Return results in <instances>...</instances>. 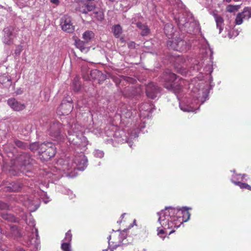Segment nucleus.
<instances>
[{
  "mask_svg": "<svg viewBox=\"0 0 251 251\" xmlns=\"http://www.w3.org/2000/svg\"><path fill=\"white\" fill-rule=\"evenodd\" d=\"M67 101V102H62L59 106V109L61 110L62 115H68L73 109V106L70 102L71 100H68Z\"/></svg>",
  "mask_w": 251,
  "mask_h": 251,
  "instance_id": "393cba45",
  "label": "nucleus"
},
{
  "mask_svg": "<svg viewBox=\"0 0 251 251\" xmlns=\"http://www.w3.org/2000/svg\"><path fill=\"white\" fill-rule=\"evenodd\" d=\"M50 1L55 4H58L59 2V0H50Z\"/></svg>",
  "mask_w": 251,
  "mask_h": 251,
  "instance_id": "3c124183",
  "label": "nucleus"
},
{
  "mask_svg": "<svg viewBox=\"0 0 251 251\" xmlns=\"http://www.w3.org/2000/svg\"><path fill=\"white\" fill-rule=\"evenodd\" d=\"M232 35H231V33L230 32L229 33V37L230 38H232L233 36H234V37H236L237 36L238 34H239V32L238 31H235L234 30H233L232 31Z\"/></svg>",
  "mask_w": 251,
  "mask_h": 251,
  "instance_id": "49530a36",
  "label": "nucleus"
},
{
  "mask_svg": "<svg viewBox=\"0 0 251 251\" xmlns=\"http://www.w3.org/2000/svg\"><path fill=\"white\" fill-rule=\"evenodd\" d=\"M110 0V1L113 2V1H114L115 0Z\"/></svg>",
  "mask_w": 251,
  "mask_h": 251,
  "instance_id": "338daca9",
  "label": "nucleus"
},
{
  "mask_svg": "<svg viewBox=\"0 0 251 251\" xmlns=\"http://www.w3.org/2000/svg\"><path fill=\"white\" fill-rule=\"evenodd\" d=\"M95 8V4L93 2H86L79 8V11L83 14H87L89 12L93 11Z\"/></svg>",
  "mask_w": 251,
  "mask_h": 251,
  "instance_id": "a878e982",
  "label": "nucleus"
},
{
  "mask_svg": "<svg viewBox=\"0 0 251 251\" xmlns=\"http://www.w3.org/2000/svg\"><path fill=\"white\" fill-rule=\"evenodd\" d=\"M126 213H123L122 214V215L121 216V218H124L125 215H126Z\"/></svg>",
  "mask_w": 251,
  "mask_h": 251,
  "instance_id": "4d7b16f0",
  "label": "nucleus"
},
{
  "mask_svg": "<svg viewBox=\"0 0 251 251\" xmlns=\"http://www.w3.org/2000/svg\"><path fill=\"white\" fill-rule=\"evenodd\" d=\"M162 79L164 87L174 93L179 100V95L183 92V87L185 84V80L177 76L170 70L166 71L163 75Z\"/></svg>",
  "mask_w": 251,
  "mask_h": 251,
  "instance_id": "6e6552de",
  "label": "nucleus"
},
{
  "mask_svg": "<svg viewBox=\"0 0 251 251\" xmlns=\"http://www.w3.org/2000/svg\"><path fill=\"white\" fill-rule=\"evenodd\" d=\"M4 35L2 42L4 44L10 45L13 44V39L15 37L13 26H8L3 29Z\"/></svg>",
  "mask_w": 251,
  "mask_h": 251,
  "instance_id": "6ab92c4d",
  "label": "nucleus"
},
{
  "mask_svg": "<svg viewBox=\"0 0 251 251\" xmlns=\"http://www.w3.org/2000/svg\"><path fill=\"white\" fill-rule=\"evenodd\" d=\"M19 164L16 167L18 171L24 173L29 171L31 168V159L28 154L23 153L17 159Z\"/></svg>",
  "mask_w": 251,
  "mask_h": 251,
  "instance_id": "2eb2a0df",
  "label": "nucleus"
},
{
  "mask_svg": "<svg viewBox=\"0 0 251 251\" xmlns=\"http://www.w3.org/2000/svg\"><path fill=\"white\" fill-rule=\"evenodd\" d=\"M26 223L29 226L31 227V233L28 237L30 243L33 245L35 248L38 250L40 248V241L38 235V232L37 228L35 227V221L33 219H30L29 221H26Z\"/></svg>",
  "mask_w": 251,
  "mask_h": 251,
  "instance_id": "dca6fc26",
  "label": "nucleus"
},
{
  "mask_svg": "<svg viewBox=\"0 0 251 251\" xmlns=\"http://www.w3.org/2000/svg\"><path fill=\"white\" fill-rule=\"evenodd\" d=\"M130 115H133V113L129 111L126 106L125 105H121L119 106L116 113V117H119L121 122L125 124L127 127L126 130L127 134L123 136L124 132L123 131L116 130L106 131V134L109 139L105 140L107 144H111L113 146H116V144L123 143L124 142L127 143L130 148L132 147L133 140L138 136V134L141 131L136 127V124L139 121L137 120V117L133 120L130 119ZM135 117H133L134 118Z\"/></svg>",
  "mask_w": 251,
  "mask_h": 251,
  "instance_id": "f257e3e1",
  "label": "nucleus"
},
{
  "mask_svg": "<svg viewBox=\"0 0 251 251\" xmlns=\"http://www.w3.org/2000/svg\"><path fill=\"white\" fill-rule=\"evenodd\" d=\"M42 199L45 203H47L49 201H50V200H49V198L48 197L42 198Z\"/></svg>",
  "mask_w": 251,
  "mask_h": 251,
  "instance_id": "09e8293b",
  "label": "nucleus"
},
{
  "mask_svg": "<svg viewBox=\"0 0 251 251\" xmlns=\"http://www.w3.org/2000/svg\"><path fill=\"white\" fill-rule=\"evenodd\" d=\"M231 172L234 173L230 178V180L232 182L233 178H234L237 181H247L249 179V177L246 174H236L235 173V170L231 171Z\"/></svg>",
  "mask_w": 251,
  "mask_h": 251,
  "instance_id": "cd10ccee",
  "label": "nucleus"
},
{
  "mask_svg": "<svg viewBox=\"0 0 251 251\" xmlns=\"http://www.w3.org/2000/svg\"><path fill=\"white\" fill-rule=\"evenodd\" d=\"M7 104L14 111H21L25 107L24 104L18 101L14 98L8 100Z\"/></svg>",
  "mask_w": 251,
  "mask_h": 251,
  "instance_id": "5701e85b",
  "label": "nucleus"
},
{
  "mask_svg": "<svg viewBox=\"0 0 251 251\" xmlns=\"http://www.w3.org/2000/svg\"><path fill=\"white\" fill-rule=\"evenodd\" d=\"M7 147V146L4 148V149L6 150V148Z\"/></svg>",
  "mask_w": 251,
  "mask_h": 251,
  "instance_id": "774afa93",
  "label": "nucleus"
},
{
  "mask_svg": "<svg viewBox=\"0 0 251 251\" xmlns=\"http://www.w3.org/2000/svg\"><path fill=\"white\" fill-rule=\"evenodd\" d=\"M94 36V33L92 31L87 30L83 34L82 37L86 42H89Z\"/></svg>",
  "mask_w": 251,
  "mask_h": 251,
  "instance_id": "72a5a7b5",
  "label": "nucleus"
},
{
  "mask_svg": "<svg viewBox=\"0 0 251 251\" xmlns=\"http://www.w3.org/2000/svg\"><path fill=\"white\" fill-rule=\"evenodd\" d=\"M136 220H134V221H133V224L135 225H136Z\"/></svg>",
  "mask_w": 251,
  "mask_h": 251,
  "instance_id": "13d9d810",
  "label": "nucleus"
},
{
  "mask_svg": "<svg viewBox=\"0 0 251 251\" xmlns=\"http://www.w3.org/2000/svg\"><path fill=\"white\" fill-rule=\"evenodd\" d=\"M251 17V8L245 7L243 11L239 13L236 17L235 23L240 25L243 23L244 20H248Z\"/></svg>",
  "mask_w": 251,
  "mask_h": 251,
  "instance_id": "aec40b11",
  "label": "nucleus"
},
{
  "mask_svg": "<svg viewBox=\"0 0 251 251\" xmlns=\"http://www.w3.org/2000/svg\"><path fill=\"white\" fill-rule=\"evenodd\" d=\"M56 153V148L50 142H44L39 147V158L43 161H48L53 157Z\"/></svg>",
  "mask_w": 251,
  "mask_h": 251,
  "instance_id": "f8f14e48",
  "label": "nucleus"
},
{
  "mask_svg": "<svg viewBox=\"0 0 251 251\" xmlns=\"http://www.w3.org/2000/svg\"><path fill=\"white\" fill-rule=\"evenodd\" d=\"M78 82H79V78L78 77H75L73 80V84H75V83H77Z\"/></svg>",
  "mask_w": 251,
  "mask_h": 251,
  "instance_id": "8fccbe9b",
  "label": "nucleus"
},
{
  "mask_svg": "<svg viewBox=\"0 0 251 251\" xmlns=\"http://www.w3.org/2000/svg\"><path fill=\"white\" fill-rule=\"evenodd\" d=\"M132 226H133V225H130L129 226V228H131V227H132Z\"/></svg>",
  "mask_w": 251,
  "mask_h": 251,
  "instance_id": "052dcab7",
  "label": "nucleus"
},
{
  "mask_svg": "<svg viewBox=\"0 0 251 251\" xmlns=\"http://www.w3.org/2000/svg\"><path fill=\"white\" fill-rule=\"evenodd\" d=\"M117 223H119V224H120V223H121V221H118V222H117Z\"/></svg>",
  "mask_w": 251,
  "mask_h": 251,
  "instance_id": "0e129e2a",
  "label": "nucleus"
},
{
  "mask_svg": "<svg viewBox=\"0 0 251 251\" xmlns=\"http://www.w3.org/2000/svg\"><path fill=\"white\" fill-rule=\"evenodd\" d=\"M126 106L127 109L131 113H133V115H130V119H133L137 117V120L139 122L136 124V127L138 128L141 131L145 127V122L143 119L146 117H148L150 114L151 113L152 106L148 103H145L140 105L139 107V114L137 115V111L136 109H132L131 108H128L127 106L124 104Z\"/></svg>",
  "mask_w": 251,
  "mask_h": 251,
  "instance_id": "9d476101",
  "label": "nucleus"
},
{
  "mask_svg": "<svg viewBox=\"0 0 251 251\" xmlns=\"http://www.w3.org/2000/svg\"><path fill=\"white\" fill-rule=\"evenodd\" d=\"M12 186V191H18L21 188V184L20 183H14Z\"/></svg>",
  "mask_w": 251,
  "mask_h": 251,
  "instance_id": "37998d69",
  "label": "nucleus"
},
{
  "mask_svg": "<svg viewBox=\"0 0 251 251\" xmlns=\"http://www.w3.org/2000/svg\"><path fill=\"white\" fill-rule=\"evenodd\" d=\"M137 27L141 30V35L143 36L148 35L150 32V29L147 25H145L140 22L136 23Z\"/></svg>",
  "mask_w": 251,
  "mask_h": 251,
  "instance_id": "c85d7f7f",
  "label": "nucleus"
},
{
  "mask_svg": "<svg viewBox=\"0 0 251 251\" xmlns=\"http://www.w3.org/2000/svg\"><path fill=\"white\" fill-rule=\"evenodd\" d=\"M192 44L194 46H199L201 52L205 53V55H204L203 58L201 61L195 58L185 59L182 56H178L176 60V63L178 64V66L176 67L179 69L178 71L183 75L186 74L187 72L186 67H190L191 69H193L194 71L202 73L201 71L202 70L201 67L204 63V58H206V55L208 54L210 55L212 54V51L209 45L204 37H201V39H199L198 41L196 40L193 41Z\"/></svg>",
  "mask_w": 251,
  "mask_h": 251,
  "instance_id": "39448f33",
  "label": "nucleus"
},
{
  "mask_svg": "<svg viewBox=\"0 0 251 251\" xmlns=\"http://www.w3.org/2000/svg\"><path fill=\"white\" fill-rule=\"evenodd\" d=\"M82 127L77 124H74L70 126L68 130V140L71 147L75 149V147L85 150L88 141L86 138L82 135Z\"/></svg>",
  "mask_w": 251,
  "mask_h": 251,
  "instance_id": "0eeeda50",
  "label": "nucleus"
},
{
  "mask_svg": "<svg viewBox=\"0 0 251 251\" xmlns=\"http://www.w3.org/2000/svg\"><path fill=\"white\" fill-rule=\"evenodd\" d=\"M16 251H25V249L22 247H18Z\"/></svg>",
  "mask_w": 251,
  "mask_h": 251,
  "instance_id": "864d4df0",
  "label": "nucleus"
},
{
  "mask_svg": "<svg viewBox=\"0 0 251 251\" xmlns=\"http://www.w3.org/2000/svg\"><path fill=\"white\" fill-rule=\"evenodd\" d=\"M6 81H10V79L8 77L4 75L0 76V83H4Z\"/></svg>",
  "mask_w": 251,
  "mask_h": 251,
  "instance_id": "c03bdc74",
  "label": "nucleus"
},
{
  "mask_svg": "<svg viewBox=\"0 0 251 251\" xmlns=\"http://www.w3.org/2000/svg\"><path fill=\"white\" fill-rule=\"evenodd\" d=\"M164 30V33L169 40H171L177 35V33L174 32L173 26L170 23H167L165 25Z\"/></svg>",
  "mask_w": 251,
  "mask_h": 251,
  "instance_id": "b1692460",
  "label": "nucleus"
},
{
  "mask_svg": "<svg viewBox=\"0 0 251 251\" xmlns=\"http://www.w3.org/2000/svg\"><path fill=\"white\" fill-rule=\"evenodd\" d=\"M23 202L30 212H34L40 206V201L37 198L26 196Z\"/></svg>",
  "mask_w": 251,
  "mask_h": 251,
  "instance_id": "a211bd4d",
  "label": "nucleus"
},
{
  "mask_svg": "<svg viewBox=\"0 0 251 251\" xmlns=\"http://www.w3.org/2000/svg\"><path fill=\"white\" fill-rule=\"evenodd\" d=\"M73 85V87L75 91L77 92L80 89V84L79 82H78L77 83H75V84Z\"/></svg>",
  "mask_w": 251,
  "mask_h": 251,
  "instance_id": "a18cd8bd",
  "label": "nucleus"
},
{
  "mask_svg": "<svg viewBox=\"0 0 251 251\" xmlns=\"http://www.w3.org/2000/svg\"><path fill=\"white\" fill-rule=\"evenodd\" d=\"M240 8V5H229L226 7V11L229 12H234L237 11Z\"/></svg>",
  "mask_w": 251,
  "mask_h": 251,
  "instance_id": "c9c22d12",
  "label": "nucleus"
},
{
  "mask_svg": "<svg viewBox=\"0 0 251 251\" xmlns=\"http://www.w3.org/2000/svg\"><path fill=\"white\" fill-rule=\"evenodd\" d=\"M112 31L114 36L117 38H119L123 32L122 27L119 24L113 26L112 27Z\"/></svg>",
  "mask_w": 251,
  "mask_h": 251,
  "instance_id": "c756f323",
  "label": "nucleus"
},
{
  "mask_svg": "<svg viewBox=\"0 0 251 251\" xmlns=\"http://www.w3.org/2000/svg\"><path fill=\"white\" fill-rule=\"evenodd\" d=\"M232 183L235 185L238 186L241 189H245L251 190V186L247 183H243L241 181H237L234 178L232 179Z\"/></svg>",
  "mask_w": 251,
  "mask_h": 251,
  "instance_id": "473e14b6",
  "label": "nucleus"
},
{
  "mask_svg": "<svg viewBox=\"0 0 251 251\" xmlns=\"http://www.w3.org/2000/svg\"><path fill=\"white\" fill-rule=\"evenodd\" d=\"M226 1L228 2H229L231 1V0H226Z\"/></svg>",
  "mask_w": 251,
  "mask_h": 251,
  "instance_id": "680f3d73",
  "label": "nucleus"
},
{
  "mask_svg": "<svg viewBox=\"0 0 251 251\" xmlns=\"http://www.w3.org/2000/svg\"><path fill=\"white\" fill-rule=\"evenodd\" d=\"M108 249L103 250L102 251H107Z\"/></svg>",
  "mask_w": 251,
  "mask_h": 251,
  "instance_id": "e2e57ef3",
  "label": "nucleus"
},
{
  "mask_svg": "<svg viewBox=\"0 0 251 251\" xmlns=\"http://www.w3.org/2000/svg\"><path fill=\"white\" fill-rule=\"evenodd\" d=\"M8 209H9V205L6 203L0 201V210H5Z\"/></svg>",
  "mask_w": 251,
  "mask_h": 251,
  "instance_id": "ea45409f",
  "label": "nucleus"
},
{
  "mask_svg": "<svg viewBox=\"0 0 251 251\" xmlns=\"http://www.w3.org/2000/svg\"><path fill=\"white\" fill-rule=\"evenodd\" d=\"M213 15L216 23L217 28L219 29V33H221L224 28V19L221 16L217 14L214 13Z\"/></svg>",
  "mask_w": 251,
  "mask_h": 251,
  "instance_id": "bb28decb",
  "label": "nucleus"
},
{
  "mask_svg": "<svg viewBox=\"0 0 251 251\" xmlns=\"http://www.w3.org/2000/svg\"><path fill=\"white\" fill-rule=\"evenodd\" d=\"M63 126L58 122L53 121L50 123L48 132L54 140L58 142H63L66 139V135L62 132Z\"/></svg>",
  "mask_w": 251,
  "mask_h": 251,
  "instance_id": "ddd939ff",
  "label": "nucleus"
},
{
  "mask_svg": "<svg viewBox=\"0 0 251 251\" xmlns=\"http://www.w3.org/2000/svg\"><path fill=\"white\" fill-rule=\"evenodd\" d=\"M127 230L128 229H125L122 230L118 235V239H116L117 236L115 234H111L107 237L108 249L110 251H114L117 248L123 245H126L132 241V239L127 235ZM119 231V229L117 230L112 229L111 234Z\"/></svg>",
  "mask_w": 251,
  "mask_h": 251,
  "instance_id": "1a4fd4ad",
  "label": "nucleus"
},
{
  "mask_svg": "<svg viewBox=\"0 0 251 251\" xmlns=\"http://www.w3.org/2000/svg\"><path fill=\"white\" fill-rule=\"evenodd\" d=\"M172 14L174 19L181 31L196 34L200 32L198 23L195 21L192 14L186 11L185 5L180 0H172Z\"/></svg>",
  "mask_w": 251,
  "mask_h": 251,
  "instance_id": "7ed1b4c3",
  "label": "nucleus"
},
{
  "mask_svg": "<svg viewBox=\"0 0 251 251\" xmlns=\"http://www.w3.org/2000/svg\"><path fill=\"white\" fill-rule=\"evenodd\" d=\"M15 144L19 148H25L26 147V145L24 143L18 140L15 141Z\"/></svg>",
  "mask_w": 251,
  "mask_h": 251,
  "instance_id": "a19ab883",
  "label": "nucleus"
},
{
  "mask_svg": "<svg viewBox=\"0 0 251 251\" xmlns=\"http://www.w3.org/2000/svg\"><path fill=\"white\" fill-rule=\"evenodd\" d=\"M211 89V85L207 84L201 89L194 88L192 90L191 96L193 99L191 102L186 105L179 102L180 109L184 112H196L200 106L208 99V94Z\"/></svg>",
  "mask_w": 251,
  "mask_h": 251,
  "instance_id": "423d86ee",
  "label": "nucleus"
},
{
  "mask_svg": "<svg viewBox=\"0 0 251 251\" xmlns=\"http://www.w3.org/2000/svg\"><path fill=\"white\" fill-rule=\"evenodd\" d=\"M15 149L13 146L11 147V148L9 149V151H12L13 150Z\"/></svg>",
  "mask_w": 251,
  "mask_h": 251,
  "instance_id": "6e6d98bb",
  "label": "nucleus"
},
{
  "mask_svg": "<svg viewBox=\"0 0 251 251\" xmlns=\"http://www.w3.org/2000/svg\"><path fill=\"white\" fill-rule=\"evenodd\" d=\"M203 71L206 74H211L213 71L212 65L210 64H206L203 69Z\"/></svg>",
  "mask_w": 251,
  "mask_h": 251,
  "instance_id": "4c0bfd02",
  "label": "nucleus"
},
{
  "mask_svg": "<svg viewBox=\"0 0 251 251\" xmlns=\"http://www.w3.org/2000/svg\"><path fill=\"white\" fill-rule=\"evenodd\" d=\"M60 25L62 29L68 33H72L75 30V25L71 17L65 15L60 19Z\"/></svg>",
  "mask_w": 251,
  "mask_h": 251,
  "instance_id": "f3484780",
  "label": "nucleus"
},
{
  "mask_svg": "<svg viewBox=\"0 0 251 251\" xmlns=\"http://www.w3.org/2000/svg\"><path fill=\"white\" fill-rule=\"evenodd\" d=\"M177 35L167 42L169 48L179 51H186L192 46L190 43H187L185 40L177 38Z\"/></svg>",
  "mask_w": 251,
  "mask_h": 251,
  "instance_id": "4468645a",
  "label": "nucleus"
},
{
  "mask_svg": "<svg viewBox=\"0 0 251 251\" xmlns=\"http://www.w3.org/2000/svg\"><path fill=\"white\" fill-rule=\"evenodd\" d=\"M21 49L20 48H17L15 50V53L16 54H20L21 52Z\"/></svg>",
  "mask_w": 251,
  "mask_h": 251,
  "instance_id": "603ef678",
  "label": "nucleus"
},
{
  "mask_svg": "<svg viewBox=\"0 0 251 251\" xmlns=\"http://www.w3.org/2000/svg\"><path fill=\"white\" fill-rule=\"evenodd\" d=\"M79 149L80 153L75 156L74 163L72 160L68 158H59L57 161V166L51 169L50 172H47V177L50 179V181L54 183L55 181L59 179L63 176L64 172L69 171L73 168H76L77 170L83 171L87 166L88 160L84 155L80 148L75 147V150Z\"/></svg>",
  "mask_w": 251,
  "mask_h": 251,
  "instance_id": "20e7f679",
  "label": "nucleus"
},
{
  "mask_svg": "<svg viewBox=\"0 0 251 251\" xmlns=\"http://www.w3.org/2000/svg\"><path fill=\"white\" fill-rule=\"evenodd\" d=\"M136 20L135 18H132L131 19V23H132V24H136V23H136Z\"/></svg>",
  "mask_w": 251,
  "mask_h": 251,
  "instance_id": "5fc2aeb1",
  "label": "nucleus"
},
{
  "mask_svg": "<svg viewBox=\"0 0 251 251\" xmlns=\"http://www.w3.org/2000/svg\"><path fill=\"white\" fill-rule=\"evenodd\" d=\"M67 195L69 196V197L71 199H73L75 197V195L73 193L72 191L71 190H67Z\"/></svg>",
  "mask_w": 251,
  "mask_h": 251,
  "instance_id": "de8ad7c7",
  "label": "nucleus"
},
{
  "mask_svg": "<svg viewBox=\"0 0 251 251\" xmlns=\"http://www.w3.org/2000/svg\"><path fill=\"white\" fill-rule=\"evenodd\" d=\"M116 85L122 89L120 85H125V82L127 81L125 76H120V78L115 77L113 78ZM126 84H125L126 85ZM123 95L125 97L129 99H135L136 100L141 95L142 91L140 87H135L132 84H129L122 90Z\"/></svg>",
  "mask_w": 251,
  "mask_h": 251,
  "instance_id": "9b49d317",
  "label": "nucleus"
},
{
  "mask_svg": "<svg viewBox=\"0 0 251 251\" xmlns=\"http://www.w3.org/2000/svg\"><path fill=\"white\" fill-rule=\"evenodd\" d=\"M75 46L77 48L79 49L82 52H87L88 51V49L85 47L84 43L80 40L75 41Z\"/></svg>",
  "mask_w": 251,
  "mask_h": 251,
  "instance_id": "2f4dec72",
  "label": "nucleus"
},
{
  "mask_svg": "<svg viewBox=\"0 0 251 251\" xmlns=\"http://www.w3.org/2000/svg\"><path fill=\"white\" fill-rule=\"evenodd\" d=\"M93 154L95 157L101 158L103 157L104 152L102 151L96 150L93 152Z\"/></svg>",
  "mask_w": 251,
  "mask_h": 251,
  "instance_id": "58836bf2",
  "label": "nucleus"
},
{
  "mask_svg": "<svg viewBox=\"0 0 251 251\" xmlns=\"http://www.w3.org/2000/svg\"><path fill=\"white\" fill-rule=\"evenodd\" d=\"M100 19H102V15H101V14H100Z\"/></svg>",
  "mask_w": 251,
  "mask_h": 251,
  "instance_id": "bf43d9fd",
  "label": "nucleus"
},
{
  "mask_svg": "<svg viewBox=\"0 0 251 251\" xmlns=\"http://www.w3.org/2000/svg\"><path fill=\"white\" fill-rule=\"evenodd\" d=\"M72 235L71 230L68 231L65 234V237L62 241L61 248L63 251H71V242Z\"/></svg>",
  "mask_w": 251,
  "mask_h": 251,
  "instance_id": "4be33fe9",
  "label": "nucleus"
},
{
  "mask_svg": "<svg viewBox=\"0 0 251 251\" xmlns=\"http://www.w3.org/2000/svg\"><path fill=\"white\" fill-rule=\"evenodd\" d=\"M69 176H71V177H73V176H73V175H71V174H70V175H69Z\"/></svg>",
  "mask_w": 251,
  "mask_h": 251,
  "instance_id": "69168bd1",
  "label": "nucleus"
},
{
  "mask_svg": "<svg viewBox=\"0 0 251 251\" xmlns=\"http://www.w3.org/2000/svg\"><path fill=\"white\" fill-rule=\"evenodd\" d=\"M163 229H159V228H158V235L161 238H164V236H162V235L166 233V231H165V230H166V229H165L164 227H163ZM167 229H170L169 228H167ZM171 230L172 229H171Z\"/></svg>",
  "mask_w": 251,
  "mask_h": 251,
  "instance_id": "79ce46f5",
  "label": "nucleus"
},
{
  "mask_svg": "<svg viewBox=\"0 0 251 251\" xmlns=\"http://www.w3.org/2000/svg\"><path fill=\"white\" fill-rule=\"evenodd\" d=\"M191 209L187 207L182 208L166 207L164 210L157 212L159 216L158 222L162 227L165 229H172L169 234L175 232V229L178 228L183 222L188 221L190 217L188 210Z\"/></svg>",
  "mask_w": 251,
  "mask_h": 251,
  "instance_id": "f03ea898",
  "label": "nucleus"
},
{
  "mask_svg": "<svg viewBox=\"0 0 251 251\" xmlns=\"http://www.w3.org/2000/svg\"><path fill=\"white\" fill-rule=\"evenodd\" d=\"M2 218L10 222H16L17 218L12 214L6 212H2L1 213Z\"/></svg>",
  "mask_w": 251,
  "mask_h": 251,
  "instance_id": "7c9ffc66",
  "label": "nucleus"
},
{
  "mask_svg": "<svg viewBox=\"0 0 251 251\" xmlns=\"http://www.w3.org/2000/svg\"><path fill=\"white\" fill-rule=\"evenodd\" d=\"M10 229L11 231L12 232V234L16 236H20V232L18 229V227L16 226L13 225L10 226Z\"/></svg>",
  "mask_w": 251,
  "mask_h": 251,
  "instance_id": "e433bc0d",
  "label": "nucleus"
},
{
  "mask_svg": "<svg viewBox=\"0 0 251 251\" xmlns=\"http://www.w3.org/2000/svg\"><path fill=\"white\" fill-rule=\"evenodd\" d=\"M40 147V144L38 142H34L31 143L29 145L30 150L34 152L36 151H38V154L39 155V147Z\"/></svg>",
  "mask_w": 251,
  "mask_h": 251,
  "instance_id": "f704fd0d",
  "label": "nucleus"
},
{
  "mask_svg": "<svg viewBox=\"0 0 251 251\" xmlns=\"http://www.w3.org/2000/svg\"><path fill=\"white\" fill-rule=\"evenodd\" d=\"M159 92L160 88L152 82L149 83L146 87V95L151 99L156 98Z\"/></svg>",
  "mask_w": 251,
  "mask_h": 251,
  "instance_id": "412c9836",
  "label": "nucleus"
}]
</instances>
